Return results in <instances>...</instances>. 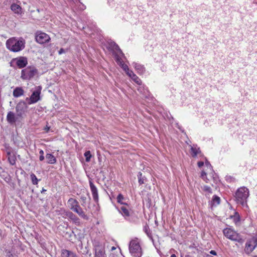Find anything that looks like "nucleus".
Listing matches in <instances>:
<instances>
[{"label": "nucleus", "mask_w": 257, "mask_h": 257, "mask_svg": "<svg viewBox=\"0 0 257 257\" xmlns=\"http://www.w3.org/2000/svg\"><path fill=\"white\" fill-rule=\"evenodd\" d=\"M116 199L117 202L120 203L122 205L127 204L126 203H125L123 202V200H124V198L121 194H119L117 196Z\"/></svg>", "instance_id": "27"}, {"label": "nucleus", "mask_w": 257, "mask_h": 257, "mask_svg": "<svg viewBox=\"0 0 257 257\" xmlns=\"http://www.w3.org/2000/svg\"><path fill=\"white\" fill-rule=\"evenodd\" d=\"M20 118L19 116H17V114H15V113L12 111L8 112L7 115V120L11 124L15 123Z\"/></svg>", "instance_id": "14"}, {"label": "nucleus", "mask_w": 257, "mask_h": 257, "mask_svg": "<svg viewBox=\"0 0 257 257\" xmlns=\"http://www.w3.org/2000/svg\"><path fill=\"white\" fill-rule=\"evenodd\" d=\"M7 156H8V157L9 156H12V153L10 152H7Z\"/></svg>", "instance_id": "47"}, {"label": "nucleus", "mask_w": 257, "mask_h": 257, "mask_svg": "<svg viewBox=\"0 0 257 257\" xmlns=\"http://www.w3.org/2000/svg\"><path fill=\"white\" fill-rule=\"evenodd\" d=\"M74 3L79 2V0H72Z\"/></svg>", "instance_id": "48"}, {"label": "nucleus", "mask_w": 257, "mask_h": 257, "mask_svg": "<svg viewBox=\"0 0 257 257\" xmlns=\"http://www.w3.org/2000/svg\"><path fill=\"white\" fill-rule=\"evenodd\" d=\"M252 238H253V243H256V244H257V234L255 235V236L253 237Z\"/></svg>", "instance_id": "42"}, {"label": "nucleus", "mask_w": 257, "mask_h": 257, "mask_svg": "<svg viewBox=\"0 0 257 257\" xmlns=\"http://www.w3.org/2000/svg\"><path fill=\"white\" fill-rule=\"evenodd\" d=\"M35 38L36 41L40 44L45 43L49 42L50 40L48 35L41 32H38L36 33Z\"/></svg>", "instance_id": "10"}, {"label": "nucleus", "mask_w": 257, "mask_h": 257, "mask_svg": "<svg viewBox=\"0 0 257 257\" xmlns=\"http://www.w3.org/2000/svg\"><path fill=\"white\" fill-rule=\"evenodd\" d=\"M65 52L63 48H61L60 49V50L58 52L59 54H62V53H64Z\"/></svg>", "instance_id": "43"}, {"label": "nucleus", "mask_w": 257, "mask_h": 257, "mask_svg": "<svg viewBox=\"0 0 257 257\" xmlns=\"http://www.w3.org/2000/svg\"><path fill=\"white\" fill-rule=\"evenodd\" d=\"M62 257H78L76 254L71 251L63 249L61 252Z\"/></svg>", "instance_id": "20"}, {"label": "nucleus", "mask_w": 257, "mask_h": 257, "mask_svg": "<svg viewBox=\"0 0 257 257\" xmlns=\"http://www.w3.org/2000/svg\"><path fill=\"white\" fill-rule=\"evenodd\" d=\"M204 165V162L200 161L198 162V166L199 168L202 167Z\"/></svg>", "instance_id": "39"}, {"label": "nucleus", "mask_w": 257, "mask_h": 257, "mask_svg": "<svg viewBox=\"0 0 257 257\" xmlns=\"http://www.w3.org/2000/svg\"><path fill=\"white\" fill-rule=\"evenodd\" d=\"M249 190L245 187H241L237 189L235 193V199L237 203L243 207H247V199L249 196Z\"/></svg>", "instance_id": "2"}, {"label": "nucleus", "mask_w": 257, "mask_h": 257, "mask_svg": "<svg viewBox=\"0 0 257 257\" xmlns=\"http://www.w3.org/2000/svg\"><path fill=\"white\" fill-rule=\"evenodd\" d=\"M39 160L41 161H42L44 160V155H40L39 157Z\"/></svg>", "instance_id": "45"}, {"label": "nucleus", "mask_w": 257, "mask_h": 257, "mask_svg": "<svg viewBox=\"0 0 257 257\" xmlns=\"http://www.w3.org/2000/svg\"><path fill=\"white\" fill-rule=\"evenodd\" d=\"M85 157V161L87 162H89L90 161V159L92 157L90 151H87L85 152L84 154Z\"/></svg>", "instance_id": "28"}, {"label": "nucleus", "mask_w": 257, "mask_h": 257, "mask_svg": "<svg viewBox=\"0 0 257 257\" xmlns=\"http://www.w3.org/2000/svg\"><path fill=\"white\" fill-rule=\"evenodd\" d=\"M49 130H50V127L47 125L44 128V130L47 133L49 132Z\"/></svg>", "instance_id": "44"}, {"label": "nucleus", "mask_w": 257, "mask_h": 257, "mask_svg": "<svg viewBox=\"0 0 257 257\" xmlns=\"http://www.w3.org/2000/svg\"><path fill=\"white\" fill-rule=\"evenodd\" d=\"M11 10L15 14H21L22 13V9L20 5L13 3L11 6Z\"/></svg>", "instance_id": "19"}, {"label": "nucleus", "mask_w": 257, "mask_h": 257, "mask_svg": "<svg viewBox=\"0 0 257 257\" xmlns=\"http://www.w3.org/2000/svg\"><path fill=\"white\" fill-rule=\"evenodd\" d=\"M37 73V69L33 66H29L21 72V78L24 80H30Z\"/></svg>", "instance_id": "8"}, {"label": "nucleus", "mask_w": 257, "mask_h": 257, "mask_svg": "<svg viewBox=\"0 0 257 257\" xmlns=\"http://www.w3.org/2000/svg\"><path fill=\"white\" fill-rule=\"evenodd\" d=\"M111 45L113 47L114 49L117 50L115 54V59L117 63L122 68V69L126 72L128 70L129 68L127 65L124 63L123 61V58H124V55L122 52V51L120 50L117 45H116L115 43L112 42L111 43Z\"/></svg>", "instance_id": "5"}, {"label": "nucleus", "mask_w": 257, "mask_h": 257, "mask_svg": "<svg viewBox=\"0 0 257 257\" xmlns=\"http://www.w3.org/2000/svg\"><path fill=\"white\" fill-rule=\"evenodd\" d=\"M68 216L73 220L75 223H79V218L76 216L74 214H73L72 212H69L68 213Z\"/></svg>", "instance_id": "26"}, {"label": "nucleus", "mask_w": 257, "mask_h": 257, "mask_svg": "<svg viewBox=\"0 0 257 257\" xmlns=\"http://www.w3.org/2000/svg\"><path fill=\"white\" fill-rule=\"evenodd\" d=\"M134 82L137 84L141 85L142 84L141 80L135 74L133 75V77L131 78Z\"/></svg>", "instance_id": "30"}, {"label": "nucleus", "mask_w": 257, "mask_h": 257, "mask_svg": "<svg viewBox=\"0 0 257 257\" xmlns=\"http://www.w3.org/2000/svg\"><path fill=\"white\" fill-rule=\"evenodd\" d=\"M13 94L15 97H19L24 95V90L22 87H17L14 90Z\"/></svg>", "instance_id": "21"}, {"label": "nucleus", "mask_w": 257, "mask_h": 257, "mask_svg": "<svg viewBox=\"0 0 257 257\" xmlns=\"http://www.w3.org/2000/svg\"><path fill=\"white\" fill-rule=\"evenodd\" d=\"M28 63L27 59L25 57H20L17 59L16 64L20 68L25 67Z\"/></svg>", "instance_id": "16"}, {"label": "nucleus", "mask_w": 257, "mask_h": 257, "mask_svg": "<svg viewBox=\"0 0 257 257\" xmlns=\"http://www.w3.org/2000/svg\"><path fill=\"white\" fill-rule=\"evenodd\" d=\"M177 125H178V126H179L178 124H177ZM178 128H179V129H180L182 132H183V130H181V128H180V127H179V126H178Z\"/></svg>", "instance_id": "52"}, {"label": "nucleus", "mask_w": 257, "mask_h": 257, "mask_svg": "<svg viewBox=\"0 0 257 257\" xmlns=\"http://www.w3.org/2000/svg\"><path fill=\"white\" fill-rule=\"evenodd\" d=\"M205 166H206V167L207 168V169L208 170H209V171L210 172V173H212L213 172V171L212 170V167L211 164H210V163L208 161H206L205 162Z\"/></svg>", "instance_id": "33"}, {"label": "nucleus", "mask_w": 257, "mask_h": 257, "mask_svg": "<svg viewBox=\"0 0 257 257\" xmlns=\"http://www.w3.org/2000/svg\"><path fill=\"white\" fill-rule=\"evenodd\" d=\"M47 163L49 164H54L56 162V158L51 154H47L46 155Z\"/></svg>", "instance_id": "22"}, {"label": "nucleus", "mask_w": 257, "mask_h": 257, "mask_svg": "<svg viewBox=\"0 0 257 257\" xmlns=\"http://www.w3.org/2000/svg\"><path fill=\"white\" fill-rule=\"evenodd\" d=\"M133 65L139 74H142L145 71L144 67L142 65L137 63H134Z\"/></svg>", "instance_id": "23"}, {"label": "nucleus", "mask_w": 257, "mask_h": 257, "mask_svg": "<svg viewBox=\"0 0 257 257\" xmlns=\"http://www.w3.org/2000/svg\"><path fill=\"white\" fill-rule=\"evenodd\" d=\"M95 251V257H106L104 245L98 241L93 243Z\"/></svg>", "instance_id": "9"}, {"label": "nucleus", "mask_w": 257, "mask_h": 257, "mask_svg": "<svg viewBox=\"0 0 257 257\" xmlns=\"http://www.w3.org/2000/svg\"><path fill=\"white\" fill-rule=\"evenodd\" d=\"M253 257H257V255H254Z\"/></svg>", "instance_id": "53"}, {"label": "nucleus", "mask_w": 257, "mask_h": 257, "mask_svg": "<svg viewBox=\"0 0 257 257\" xmlns=\"http://www.w3.org/2000/svg\"><path fill=\"white\" fill-rule=\"evenodd\" d=\"M223 233L224 236L227 238L237 241L239 243L243 242V239L241 236L235 230L230 228H224L223 230Z\"/></svg>", "instance_id": "7"}, {"label": "nucleus", "mask_w": 257, "mask_h": 257, "mask_svg": "<svg viewBox=\"0 0 257 257\" xmlns=\"http://www.w3.org/2000/svg\"><path fill=\"white\" fill-rule=\"evenodd\" d=\"M7 252V256L8 257H14L12 253L10 251H6Z\"/></svg>", "instance_id": "37"}, {"label": "nucleus", "mask_w": 257, "mask_h": 257, "mask_svg": "<svg viewBox=\"0 0 257 257\" xmlns=\"http://www.w3.org/2000/svg\"><path fill=\"white\" fill-rule=\"evenodd\" d=\"M209 252L210 254H211L212 255H217V252L214 250H210Z\"/></svg>", "instance_id": "41"}, {"label": "nucleus", "mask_w": 257, "mask_h": 257, "mask_svg": "<svg viewBox=\"0 0 257 257\" xmlns=\"http://www.w3.org/2000/svg\"><path fill=\"white\" fill-rule=\"evenodd\" d=\"M220 198L216 195H214L213 196L212 201L211 202V205L215 206V205H218L220 203Z\"/></svg>", "instance_id": "25"}, {"label": "nucleus", "mask_w": 257, "mask_h": 257, "mask_svg": "<svg viewBox=\"0 0 257 257\" xmlns=\"http://www.w3.org/2000/svg\"><path fill=\"white\" fill-rule=\"evenodd\" d=\"M25 44V42L24 39H17L15 38H10L6 42L7 48L14 52H17L23 49Z\"/></svg>", "instance_id": "1"}, {"label": "nucleus", "mask_w": 257, "mask_h": 257, "mask_svg": "<svg viewBox=\"0 0 257 257\" xmlns=\"http://www.w3.org/2000/svg\"><path fill=\"white\" fill-rule=\"evenodd\" d=\"M40 155H44V151L42 150H41L39 152Z\"/></svg>", "instance_id": "46"}, {"label": "nucleus", "mask_w": 257, "mask_h": 257, "mask_svg": "<svg viewBox=\"0 0 257 257\" xmlns=\"http://www.w3.org/2000/svg\"><path fill=\"white\" fill-rule=\"evenodd\" d=\"M8 160L10 163L13 165L16 163V158L14 155L8 157Z\"/></svg>", "instance_id": "31"}, {"label": "nucleus", "mask_w": 257, "mask_h": 257, "mask_svg": "<svg viewBox=\"0 0 257 257\" xmlns=\"http://www.w3.org/2000/svg\"><path fill=\"white\" fill-rule=\"evenodd\" d=\"M240 221V217L238 215L237 216L234 217V221L236 223L237 222H239Z\"/></svg>", "instance_id": "38"}, {"label": "nucleus", "mask_w": 257, "mask_h": 257, "mask_svg": "<svg viewBox=\"0 0 257 257\" xmlns=\"http://www.w3.org/2000/svg\"><path fill=\"white\" fill-rule=\"evenodd\" d=\"M127 75H128L131 78H132V77H133V75H135V74L131 70H130V69H128V71H127L126 72H125Z\"/></svg>", "instance_id": "35"}, {"label": "nucleus", "mask_w": 257, "mask_h": 257, "mask_svg": "<svg viewBox=\"0 0 257 257\" xmlns=\"http://www.w3.org/2000/svg\"><path fill=\"white\" fill-rule=\"evenodd\" d=\"M46 191V190L44 189V188L42 189V190L41 191V192L43 193V192H44Z\"/></svg>", "instance_id": "50"}, {"label": "nucleus", "mask_w": 257, "mask_h": 257, "mask_svg": "<svg viewBox=\"0 0 257 257\" xmlns=\"http://www.w3.org/2000/svg\"><path fill=\"white\" fill-rule=\"evenodd\" d=\"M41 93V89H37L34 91L30 98H27L26 100L28 101L29 104H31L37 102L40 99V94Z\"/></svg>", "instance_id": "11"}, {"label": "nucleus", "mask_w": 257, "mask_h": 257, "mask_svg": "<svg viewBox=\"0 0 257 257\" xmlns=\"http://www.w3.org/2000/svg\"><path fill=\"white\" fill-rule=\"evenodd\" d=\"M206 174H207V173H206L204 171H202V172H201V177L206 183H208V179H207V178L206 177Z\"/></svg>", "instance_id": "32"}, {"label": "nucleus", "mask_w": 257, "mask_h": 257, "mask_svg": "<svg viewBox=\"0 0 257 257\" xmlns=\"http://www.w3.org/2000/svg\"><path fill=\"white\" fill-rule=\"evenodd\" d=\"M68 204L70 209L77 213L80 217L85 219H88V217L84 213L78 202L76 199L70 198L68 200Z\"/></svg>", "instance_id": "6"}, {"label": "nucleus", "mask_w": 257, "mask_h": 257, "mask_svg": "<svg viewBox=\"0 0 257 257\" xmlns=\"http://www.w3.org/2000/svg\"><path fill=\"white\" fill-rule=\"evenodd\" d=\"M138 90L139 92L142 94L143 97H148L150 95V92L147 88L145 87V86L139 85V87L138 88Z\"/></svg>", "instance_id": "18"}, {"label": "nucleus", "mask_w": 257, "mask_h": 257, "mask_svg": "<svg viewBox=\"0 0 257 257\" xmlns=\"http://www.w3.org/2000/svg\"><path fill=\"white\" fill-rule=\"evenodd\" d=\"M89 185L92 193L93 199L95 202H97L98 201V194L97 189L91 181H89Z\"/></svg>", "instance_id": "15"}, {"label": "nucleus", "mask_w": 257, "mask_h": 257, "mask_svg": "<svg viewBox=\"0 0 257 257\" xmlns=\"http://www.w3.org/2000/svg\"><path fill=\"white\" fill-rule=\"evenodd\" d=\"M170 257H177L175 254H172Z\"/></svg>", "instance_id": "49"}, {"label": "nucleus", "mask_w": 257, "mask_h": 257, "mask_svg": "<svg viewBox=\"0 0 257 257\" xmlns=\"http://www.w3.org/2000/svg\"><path fill=\"white\" fill-rule=\"evenodd\" d=\"M80 199L82 202L81 205L83 206H84L86 204V197L85 196H81V197H80Z\"/></svg>", "instance_id": "34"}, {"label": "nucleus", "mask_w": 257, "mask_h": 257, "mask_svg": "<svg viewBox=\"0 0 257 257\" xmlns=\"http://www.w3.org/2000/svg\"><path fill=\"white\" fill-rule=\"evenodd\" d=\"M144 230L145 232L149 235V227L148 226H145L144 227Z\"/></svg>", "instance_id": "36"}, {"label": "nucleus", "mask_w": 257, "mask_h": 257, "mask_svg": "<svg viewBox=\"0 0 257 257\" xmlns=\"http://www.w3.org/2000/svg\"><path fill=\"white\" fill-rule=\"evenodd\" d=\"M202 190L205 192V196L209 197L210 194L212 193L211 188L208 186H204L202 187Z\"/></svg>", "instance_id": "24"}, {"label": "nucleus", "mask_w": 257, "mask_h": 257, "mask_svg": "<svg viewBox=\"0 0 257 257\" xmlns=\"http://www.w3.org/2000/svg\"><path fill=\"white\" fill-rule=\"evenodd\" d=\"M30 177L33 184L37 185L38 182V180L36 176L34 174L32 173L30 175Z\"/></svg>", "instance_id": "29"}, {"label": "nucleus", "mask_w": 257, "mask_h": 257, "mask_svg": "<svg viewBox=\"0 0 257 257\" xmlns=\"http://www.w3.org/2000/svg\"><path fill=\"white\" fill-rule=\"evenodd\" d=\"M185 257H191V256L190 255H186L185 256Z\"/></svg>", "instance_id": "51"}, {"label": "nucleus", "mask_w": 257, "mask_h": 257, "mask_svg": "<svg viewBox=\"0 0 257 257\" xmlns=\"http://www.w3.org/2000/svg\"><path fill=\"white\" fill-rule=\"evenodd\" d=\"M119 213L124 217L125 219L131 222H136L137 221L138 217L130 209L128 204L122 205L118 208Z\"/></svg>", "instance_id": "3"}, {"label": "nucleus", "mask_w": 257, "mask_h": 257, "mask_svg": "<svg viewBox=\"0 0 257 257\" xmlns=\"http://www.w3.org/2000/svg\"><path fill=\"white\" fill-rule=\"evenodd\" d=\"M129 251L134 257H141L143 254L142 248L138 238L132 239L129 244Z\"/></svg>", "instance_id": "4"}, {"label": "nucleus", "mask_w": 257, "mask_h": 257, "mask_svg": "<svg viewBox=\"0 0 257 257\" xmlns=\"http://www.w3.org/2000/svg\"><path fill=\"white\" fill-rule=\"evenodd\" d=\"M189 147H190V153L193 157H196L198 154L201 153L200 148L196 145H193V146L190 145Z\"/></svg>", "instance_id": "17"}, {"label": "nucleus", "mask_w": 257, "mask_h": 257, "mask_svg": "<svg viewBox=\"0 0 257 257\" xmlns=\"http://www.w3.org/2000/svg\"><path fill=\"white\" fill-rule=\"evenodd\" d=\"M27 108V106L25 101H22L19 102L16 107L17 116L22 118Z\"/></svg>", "instance_id": "12"}, {"label": "nucleus", "mask_w": 257, "mask_h": 257, "mask_svg": "<svg viewBox=\"0 0 257 257\" xmlns=\"http://www.w3.org/2000/svg\"><path fill=\"white\" fill-rule=\"evenodd\" d=\"M256 246V243H253V238L248 240L245 243V252L247 253H250L254 249Z\"/></svg>", "instance_id": "13"}, {"label": "nucleus", "mask_w": 257, "mask_h": 257, "mask_svg": "<svg viewBox=\"0 0 257 257\" xmlns=\"http://www.w3.org/2000/svg\"><path fill=\"white\" fill-rule=\"evenodd\" d=\"M139 183H140V184H143L144 183V179L143 178H139Z\"/></svg>", "instance_id": "40"}]
</instances>
